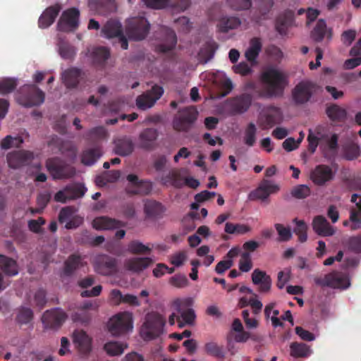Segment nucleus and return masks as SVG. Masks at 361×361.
Instances as JSON below:
<instances>
[{"label": "nucleus", "mask_w": 361, "mask_h": 361, "mask_svg": "<svg viewBox=\"0 0 361 361\" xmlns=\"http://www.w3.org/2000/svg\"><path fill=\"white\" fill-rule=\"evenodd\" d=\"M150 25L144 17H135L126 22L125 31L128 38L140 41L146 37L149 33Z\"/></svg>", "instance_id": "nucleus-4"}, {"label": "nucleus", "mask_w": 361, "mask_h": 361, "mask_svg": "<svg viewBox=\"0 0 361 361\" xmlns=\"http://www.w3.org/2000/svg\"><path fill=\"white\" fill-rule=\"evenodd\" d=\"M253 264L251 255L248 252H243L240 255L239 260V269L242 272H248L252 268Z\"/></svg>", "instance_id": "nucleus-57"}, {"label": "nucleus", "mask_w": 361, "mask_h": 361, "mask_svg": "<svg viewBox=\"0 0 361 361\" xmlns=\"http://www.w3.org/2000/svg\"><path fill=\"white\" fill-rule=\"evenodd\" d=\"M82 74V71L80 68L75 67L68 68L61 75L63 82L67 88H75L80 82Z\"/></svg>", "instance_id": "nucleus-29"}, {"label": "nucleus", "mask_w": 361, "mask_h": 361, "mask_svg": "<svg viewBox=\"0 0 361 361\" xmlns=\"http://www.w3.org/2000/svg\"><path fill=\"white\" fill-rule=\"evenodd\" d=\"M126 347L127 346L124 345L123 343L116 341H110L104 345V349L108 355L116 356L122 354Z\"/></svg>", "instance_id": "nucleus-49"}, {"label": "nucleus", "mask_w": 361, "mask_h": 361, "mask_svg": "<svg viewBox=\"0 0 361 361\" xmlns=\"http://www.w3.org/2000/svg\"><path fill=\"white\" fill-rule=\"evenodd\" d=\"M343 245L348 250L355 253H360L361 252V236L350 237L343 242Z\"/></svg>", "instance_id": "nucleus-55"}, {"label": "nucleus", "mask_w": 361, "mask_h": 361, "mask_svg": "<svg viewBox=\"0 0 361 361\" xmlns=\"http://www.w3.org/2000/svg\"><path fill=\"white\" fill-rule=\"evenodd\" d=\"M290 355L293 357H306L311 353L310 347L303 343L293 342L290 345Z\"/></svg>", "instance_id": "nucleus-44"}, {"label": "nucleus", "mask_w": 361, "mask_h": 361, "mask_svg": "<svg viewBox=\"0 0 361 361\" xmlns=\"http://www.w3.org/2000/svg\"><path fill=\"white\" fill-rule=\"evenodd\" d=\"M228 5L233 10L240 11L250 8L251 0H227Z\"/></svg>", "instance_id": "nucleus-60"}, {"label": "nucleus", "mask_w": 361, "mask_h": 361, "mask_svg": "<svg viewBox=\"0 0 361 361\" xmlns=\"http://www.w3.org/2000/svg\"><path fill=\"white\" fill-rule=\"evenodd\" d=\"M17 80L15 78H4L0 81V94H6L12 92L17 87Z\"/></svg>", "instance_id": "nucleus-52"}, {"label": "nucleus", "mask_w": 361, "mask_h": 361, "mask_svg": "<svg viewBox=\"0 0 361 361\" xmlns=\"http://www.w3.org/2000/svg\"><path fill=\"white\" fill-rule=\"evenodd\" d=\"M46 167L54 179L69 178L75 174V168L59 157L48 159Z\"/></svg>", "instance_id": "nucleus-6"}, {"label": "nucleus", "mask_w": 361, "mask_h": 361, "mask_svg": "<svg viewBox=\"0 0 361 361\" xmlns=\"http://www.w3.org/2000/svg\"><path fill=\"white\" fill-rule=\"evenodd\" d=\"M338 136L337 134H333L330 138L329 136L324 140L326 142V145L323 146L321 145L320 148L322 149L324 155L325 157H329V152H331L333 154H336L338 149Z\"/></svg>", "instance_id": "nucleus-45"}, {"label": "nucleus", "mask_w": 361, "mask_h": 361, "mask_svg": "<svg viewBox=\"0 0 361 361\" xmlns=\"http://www.w3.org/2000/svg\"><path fill=\"white\" fill-rule=\"evenodd\" d=\"M252 97L248 94L228 99L227 105L233 114H243L247 111L252 103Z\"/></svg>", "instance_id": "nucleus-19"}, {"label": "nucleus", "mask_w": 361, "mask_h": 361, "mask_svg": "<svg viewBox=\"0 0 361 361\" xmlns=\"http://www.w3.org/2000/svg\"><path fill=\"white\" fill-rule=\"evenodd\" d=\"M127 180L130 184L126 187V193L130 195H147L152 190V184L150 181L139 180L137 175L129 174Z\"/></svg>", "instance_id": "nucleus-13"}, {"label": "nucleus", "mask_w": 361, "mask_h": 361, "mask_svg": "<svg viewBox=\"0 0 361 361\" xmlns=\"http://www.w3.org/2000/svg\"><path fill=\"white\" fill-rule=\"evenodd\" d=\"M274 226L279 235L280 241H288L291 238L292 233L290 228L285 227L281 224H276Z\"/></svg>", "instance_id": "nucleus-61"}, {"label": "nucleus", "mask_w": 361, "mask_h": 361, "mask_svg": "<svg viewBox=\"0 0 361 361\" xmlns=\"http://www.w3.org/2000/svg\"><path fill=\"white\" fill-rule=\"evenodd\" d=\"M33 157L32 152L24 150L14 151L6 156L8 166L12 169H18L29 164Z\"/></svg>", "instance_id": "nucleus-18"}, {"label": "nucleus", "mask_w": 361, "mask_h": 361, "mask_svg": "<svg viewBox=\"0 0 361 361\" xmlns=\"http://www.w3.org/2000/svg\"><path fill=\"white\" fill-rule=\"evenodd\" d=\"M241 25V20L236 16H223L218 22L217 27L221 32H227L237 29Z\"/></svg>", "instance_id": "nucleus-36"}, {"label": "nucleus", "mask_w": 361, "mask_h": 361, "mask_svg": "<svg viewBox=\"0 0 361 361\" xmlns=\"http://www.w3.org/2000/svg\"><path fill=\"white\" fill-rule=\"evenodd\" d=\"M262 42L259 37H253L250 42V47L245 51V57L249 61H255L262 50Z\"/></svg>", "instance_id": "nucleus-39"}, {"label": "nucleus", "mask_w": 361, "mask_h": 361, "mask_svg": "<svg viewBox=\"0 0 361 361\" xmlns=\"http://www.w3.org/2000/svg\"><path fill=\"white\" fill-rule=\"evenodd\" d=\"M81 267H83L82 257L78 254H72L64 262L63 274L70 276Z\"/></svg>", "instance_id": "nucleus-34"}, {"label": "nucleus", "mask_w": 361, "mask_h": 361, "mask_svg": "<svg viewBox=\"0 0 361 361\" xmlns=\"http://www.w3.org/2000/svg\"><path fill=\"white\" fill-rule=\"evenodd\" d=\"M56 142L59 145V149L63 155L71 159H74L76 157L77 149L71 141L61 140L57 137Z\"/></svg>", "instance_id": "nucleus-42"}, {"label": "nucleus", "mask_w": 361, "mask_h": 361, "mask_svg": "<svg viewBox=\"0 0 361 361\" xmlns=\"http://www.w3.org/2000/svg\"><path fill=\"white\" fill-rule=\"evenodd\" d=\"M294 21V12L290 10L285 11L276 21V30L281 35H286L288 27Z\"/></svg>", "instance_id": "nucleus-32"}, {"label": "nucleus", "mask_w": 361, "mask_h": 361, "mask_svg": "<svg viewBox=\"0 0 361 361\" xmlns=\"http://www.w3.org/2000/svg\"><path fill=\"white\" fill-rule=\"evenodd\" d=\"M102 33L106 38L118 37V42L123 49H127L128 42L123 35L121 23L114 19L108 20L102 30Z\"/></svg>", "instance_id": "nucleus-12"}, {"label": "nucleus", "mask_w": 361, "mask_h": 361, "mask_svg": "<svg viewBox=\"0 0 361 361\" xmlns=\"http://www.w3.org/2000/svg\"><path fill=\"white\" fill-rule=\"evenodd\" d=\"M0 269L7 276H16L18 272L17 262L6 255L0 254Z\"/></svg>", "instance_id": "nucleus-33"}, {"label": "nucleus", "mask_w": 361, "mask_h": 361, "mask_svg": "<svg viewBox=\"0 0 361 361\" xmlns=\"http://www.w3.org/2000/svg\"><path fill=\"white\" fill-rule=\"evenodd\" d=\"M326 113L328 117L334 121H343L347 116L346 110L336 104L329 106Z\"/></svg>", "instance_id": "nucleus-40"}, {"label": "nucleus", "mask_w": 361, "mask_h": 361, "mask_svg": "<svg viewBox=\"0 0 361 361\" xmlns=\"http://www.w3.org/2000/svg\"><path fill=\"white\" fill-rule=\"evenodd\" d=\"M158 135V131L155 128L144 129L139 135V147L145 150L153 149L155 147Z\"/></svg>", "instance_id": "nucleus-21"}, {"label": "nucleus", "mask_w": 361, "mask_h": 361, "mask_svg": "<svg viewBox=\"0 0 361 361\" xmlns=\"http://www.w3.org/2000/svg\"><path fill=\"white\" fill-rule=\"evenodd\" d=\"M126 226V222L107 216H97L92 221V226L96 230H114Z\"/></svg>", "instance_id": "nucleus-20"}, {"label": "nucleus", "mask_w": 361, "mask_h": 361, "mask_svg": "<svg viewBox=\"0 0 361 361\" xmlns=\"http://www.w3.org/2000/svg\"><path fill=\"white\" fill-rule=\"evenodd\" d=\"M314 281L317 286L331 288L345 289L350 286L348 276L338 271H333L325 274L324 277H315Z\"/></svg>", "instance_id": "nucleus-5"}, {"label": "nucleus", "mask_w": 361, "mask_h": 361, "mask_svg": "<svg viewBox=\"0 0 361 361\" xmlns=\"http://www.w3.org/2000/svg\"><path fill=\"white\" fill-rule=\"evenodd\" d=\"M102 155V148L97 146L84 150L82 154L81 162L86 166L94 164Z\"/></svg>", "instance_id": "nucleus-37"}, {"label": "nucleus", "mask_w": 361, "mask_h": 361, "mask_svg": "<svg viewBox=\"0 0 361 361\" xmlns=\"http://www.w3.org/2000/svg\"><path fill=\"white\" fill-rule=\"evenodd\" d=\"M80 11L76 8H71L64 11L60 17L57 29L61 32L75 30L79 25Z\"/></svg>", "instance_id": "nucleus-10"}, {"label": "nucleus", "mask_w": 361, "mask_h": 361, "mask_svg": "<svg viewBox=\"0 0 361 361\" xmlns=\"http://www.w3.org/2000/svg\"><path fill=\"white\" fill-rule=\"evenodd\" d=\"M33 317V312L31 309L23 307L20 310L17 315V321L20 324L29 323Z\"/></svg>", "instance_id": "nucleus-62"}, {"label": "nucleus", "mask_w": 361, "mask_h": 361, "mask_svg": "<svg viewBox=\"0 0 361 361\" xmlns=\"http://www.w3.org/2000/svg\"><path fill=\"white\" fill-rule=\"evenodd\" d=\"M293 197L295 199H305L311 194V190L307 185H298L290 191Z\"/></svg>", "instance_id": "nucleus-54"}, {"label": "nucleus", "mask_w": 361, "mask_h": 361, "mask_svg": "<svg viewBox=\"0 0 361 361\" xmlns=\"http://www.w3.org/2000/svg\"><path fill=\"white\" fill-rule=\"evenodd\" d=\"M165 318L157 312H150L145 316V320L140 328V336L145 341H152L164 333Z\"/></svg>", "instance_id": "nucleus-2"}, {"label": "nucleus", "mask_w": 361, "mask_h": 361, "mask_svg": "<svg viewBox=\"0 0 361 361\" xmlns=\"http://www.w3.org/2000/svg\"><path fill=\"white\" fill-rule=\"evenodd\" d=\"M60 56L64 59H71L75 55V48L66 42H61L59 44Z\"/></svg>", "instance_id": "nucleus-58"}, {"label": "nucleus", "mask_w": 361, "mask_h": 361, "mask_svg": "<svg viewBox=\"0 0 361 361\" xmlns=\"http://www.w3.org/2000/svg\"><path fill=\"white\" fill-rule=\"evenodd\" d=\"M357 211L352 209L350 212V221L352 222L350 225V229L352 231L358 229L361 227V222L358 219V214L361 212V198L358 202H356Z\"/></svg>", "instance_id": "nucleus-59"}, {"label": "nucleus", "mask_w": 361, "mask_h": 361, "mask_svg": "<svg viewBox=\"0 0 361 361\" xmlns=\"http://www.w3.org/2000/svg\"><path fill=\"white\" fill-rule=\"evenodd\" d=\"M158 33L161 35V42L156 47V50L160 53H166L173 49L177 43L175 32L169 27L161 26Z\"/></svg>", "instance_id": "nucleus-16"}, {"label": "nucleus", "mask_w": 361, "mask_h": 361, "mask_svg": "<svg viewBox=\"0 0 361 361\" xmlns=\"http://www.w3.org/2000/svg\"><path fill=\"white\" fill-rule=\"evenodd\" d=\"M152 260L149 257H133L126 260V269L134 273H140L147 269Z\"/></svg>", "instance_id": "nucleus-30"}, {"label": "nucleus", "mask_w": 361, "mask_h": 361, "mask_svg": "<svg viewBox=\"0 0 361 361\" xmlns=\"http://www.w3.org/2000/svg\"><path fill=\"white\" fill-rule=\"evenodd\" d=\"M257 128L253 123H250L245 130L244 143L248 147H252L256 142Z\"/></svg>", "instance_id": "nucleus-47"}, {"label": "nucleus", "mask_w": 361, "mask_h": 361, "mask_svg": "<svg viewBox=\"0 0 361 361\" xmlns=\"http://www.w3.org/2000/svg\"><path fill=\"white\" fill-rule=\"evenodd\" d=\"M290 279V271H281L278 273L276 286L279 289L284 288L285 285L289 281Z\"/></svg>", "instance_id": "nucleus-63"}, {"label": "nucleus", "mask_w": 361, "mask_h": 361, "mask_svg": "<svg viewBox=\"0 0 361 361\" xmlns=\"http://www.w3.org/2000/svg\"><path fill=\"white\" fill-rule=\"evenodd\" d=\"M118 261L106 255L98 256L94 262L95 271L103 276H111L117 272Z\"/></svg>", "instance_id": "nucleus-17"}, {"label": "nucleus", "mask_w": 361, "mask_h": 361, "mask_svg": "<svg viewBox=\"0 0 361 361\" xmlns=\"http://www.w3.org/2000/svg\"><path fill=\"white\" fill-rule=\"evenodd\" d=\"M252 281L253 284L259 286L258 291L260 293H268L271 287V279L264 271L255 269L252 274Z\"/></svg>", "instance_id": "nucleus-26"}, {"label": "nucleus", "mask_w": 361, "mask_h": 361, "mask_svg": "<svg viewBox=\"0 0 361 361\" xmlns=\"http://www.w3.org/2000/svg\"><path fill=\"white\" fill-rule=\"evenodd\" d=\"M169 283L175 288H183L188 286L189 281L185 274H177L169 279Z\"/></svg>", "instance_id": "nucleus-56"}, {"label": "nucleus", "mask_w": 361, "mask_h": 361, "mask_svg": "<svg viewBox=\"0 0 361 361\" xmlns=\"http://www.w3.org/2000/svg\"><path fill=\"white\" fill-rule=\"evenodd\" d=\"M128 250L132 254H145L151 251V249L138 240H132L128 245Z\"/></svg>", "instance_id": "nucleus-53"}, {"label": "nucleus", "mask_w": 361, "mask_h": 361, "mask_svg": "<svg viewBox=\"0 0 361 361\" xmlns=\"http://www.w3.org/2000/svg\"><path fill=\"white\" fill-rule=\"evenodd\" d=\"M205 352L214 357L224 358L225 357V352L223 346L219 345L215 342L207 343L204 345Z\"/></svg>", "instance_id": "nucleus-48"}, {"label": "nucleus", "mask_w": 361, "mask_h": 361, "mask_svg": "<svg viewBox=\"0 0 361 361\" xmlns=\"http://www.w3.org/2000/svg\"><path fill=\"white\" fill-rule=\"evenodd\" d=\"M61 10V6L59 4H56L54 6L47 8L38 20L39 27L44 29L51 25L55 21V19L58 16Z\"/></svg>", "instance_id": "nucleus-24"}, {"label": "nucleus", "mask_w": 361, "mask_h": 361, "mask_svg": "<svg viewBox=\"0 0 361 361\" xmlns=\"http://www.w3.org/2000/svg\"><path fill=\"white\" fill-rule=\"evenodd\" d=\"M134 149V145L130 139L118 140L115 146V154L126 157L130 154Z\"/></svg>", "instance_id": "nucleus-43"}, {"label": "nucleus", "mask_w": 361, "mask_h": 361, "mask_svg": "<svg viewBox=\"0 0 361 361\" xmlns=\"http://www.w3.org/2000/svg\"><path fill=\"white\" fill-rule=\"evenodd\" d=\"M251 231L249 226L240 224H233L227 222L225 225L224 231L228 234L243 235Z\"/></svg>", "instance_id": "nucleus-46"}, {"label": "nucleus", "mask_w": 361, "mask_h": 361, "mask_svg": "<svg viewBox=\"0 0 361 361\" xmlns=\"http://www.w3.org/2000/svg\"><path fill=\"white\" fill-rule=\"evenodd\" d=\"M144 212L148 218H157L164 212L162 204L155 200H147L144 204Z\"/></svg>", "instance_id": "nucleus-38"}, {"label": "nucleus", "mask_w": 361, "mask_h": 361, "mask_svg": "<svg viewBox=\"0 0 361 361\" xmlns=\"http://www.w3.org/2000/svg\"><path fill=\"white\" fill-rule=\"evenodd\" d=\"M163 94V87L155 85L150 90L147 91L137 97L136 104L140 109L146 110L152 107Z\"/></svg>", "instance_id": "nucleus-14"}, {"label": "nucleus", "mask_w": 361, "mask_h": 361, "mask_svg": "<svg viewBox=\"0 0 361 361\" xmlns=\"http://www.w3.org/2000/svg\"><path fill=\"white\" fill-rule=\"evenodd\" d=\"M282 121V112L279 107L269 106L265 116V123L269 127L280 123Z\"/></svg>", "instance_id": "nucleus-41"}, {"label": "nucleus", "mask_w": 361, "mask_h": 361, "mask_svg": "<svg viewBox=\"0 0 361 361\" xmlns=\"http://www.w3.org/2000/svg\"><path fill=\"white\" fill-rule=\"evenodd\" d=\"M108 329L113 336L125 334L133 329V318L129 312H121L111 317Z\"/></svg>", "instance_id": "nucleus-8"}, {"label": "nucleus", "mask_w": 361, "mask_h": 361, "mask_svg": "<svg viewBox=\"0 0 361 361\" xmlns=\"http://www.w3.org/2000/svg\"><path fill=\"white\" fill-rule=\"evenodd\" d=\"M311 179L317 185H323L334 178L331 169L326 165H319L311 173Z\"/></svg>", "instance_id": "nucleus-22"}, {"label": "nucleus", "mask_w": 361, "mask_h": 361, "mask_svg": "<svg viewBox=\"0 0 361 361\" xmlns=\"http://www.w3.org/2000/svg\"><path fill=\"white\" fill-rule=\"evenodd\" d=\"M293 222L295 223L296 227L294 228L293 232L298 236V240L300 243H305L307 240V226L303 220H298L294 219Z\"/></svg>", "instance_id": "nucleus-50"}, {"label": "nucleus", "mask_w": 361, "mask_h": 361, "mask_svg": "<svg viewBox=\"0 0 361 361\" xmlns=\"http://www.w3.org/2000/svg\"><path fill=\"white\" fill-rule=\"evenodd\" d=\"M21 91L23 94L18 97L17 101L23 106H39L44 101V93L35 85H25Z\"/></svg>", "instance_id": "nucleus-7"}, {"label": "nucleus", "mask_w": 361, "mask_h": 361, "mask_svg": "<svg viewBox=\"0 0 361 361\" xmlns=\"http://www.w3.org/2000/svg\"><path fill=\"white\" fill-rule=\"evenodd\" d=\"M198 111L195 106L180 109L173 120V128L179 132H188L195 123Z\"/></svg>", "instance_id": "nucleus-3"}, {"label": "nucleus", "mask_w": 361, "mask_h": 361, "mask_svg": "<svg viewBox=\"0 0 361 361\" xmlns=\"http://www.w3.org/2000/svg\"><path fill=\"white\" fill-rule=\"evenodd\" d=\"M312 228L314 231L320 236H332L335 233V230L330 225L326 219L322 215H318L314 217L312 220Z\"/></svg>", "instance_id": "nucleus-23"}, {"label": "nucleus", "mask_w": 361, "mask_h": 361, "mask_svg": "<svg viewBox=\"0 0 361 361\" xmlns=\"http://www.w3.org/2000/svg\"><path fill=\"white\" fill-rule=\"evenodd\" d=\"M86 191V188L81 183L69 184L63 190L55 194L54 200L57 202L66 203L68 200L82 197Z\"/></svg>", "instance_id": "nucleus-11"}, {"label": "nucleus", "mask_w": 361, "mask_h": 361, "mask_svg": "<svg viewBox=\"0 0 361 361\" xmlns=\"http://www.w3.org/2000/svg\"><path fill=\"white\" fill-rule=\"evenodd\" d=\"M264 90L261 94L263 97H276L283 95L288 83V75L275 68H269L261 75Z\"/></svg>", "instance_id": "nucleus-1"}, {"label": "nucleus", "mask_w": 361, "mask_h": 361, "mask_svg": "<svg viewBox=\"0 0 361 361\" xmlns=\"http://www.w3.org/2000/svg\"><path fill=\"white\" fill-rule=\"evenodd\" d=\"M106 132L104 128L102 126L96 127L91 129L88 136L90 140H102L105 138Z\"/></svg>", "instance_id": "nucleus-64"}, {"label": "nucleus", "mask_w": 361, "mask_h": 361, "mask_svg": "<svg viewBox=\"0 0 361 361\" xmlns=\"http://www.w3.org/2000/svg\"><path fill=\"white\" fill-rule=\"evenodd\" d=\"M88 6L91 11L106 16L116 9L114 0H88Z\"/></svg>", "instance_id": "nucleus-25"}, {"label": "nucleus", "mask_w": 361, "mask_h": 361, "mask_svg": "<svg viewBox=\"0 0 361 361\" xmlns=\"http://www.w3.org/2000/svg\"><path fill=\"white\" fill-rule=\"evenodd\" d=\"M73 343L81 354L87 355L92 350V339L83 331L73 333Z\"/></svg>", "instance_id": "nucleus-28"}, {"label": "nucleus", "mask_w": 361, "mask_h": 361, "mask_svg": "<svg viewBox=\"0 0 361 361\" xmlns=\"http://www.w3.org/2000/svg\"><path fill=\"white\" fill-rule=\"evenodd\" d=\"M327 137L328 135L322 126H317L314 130H310L307 136L308 151L314 154L319 142L324 141Z\"/></svg>", "instance_id": "nucleus-27"}, {"label": "nucleus", "mask_w": 361, "mask_h": 361, "mask_svg": "<svg viewBox=\"0 0 361 361\" xmlns=\"http://www.w3.org/2000/svg\"><path fill=\"white\" fill-rule=\"evenodd\" d=\"M314 85L310 81L302 80L298 82L291 92L293 103L299 106L309 102L314 94Z\"/></svg>", "instance_id": "nucleus-9"}, {"label": "nucleus", "mask_w": 361, "mask_h": 361, "mask_svg": "<svg viewBox=\"0 0 361 361\" xmlns=\"http://www.w3.org/2000/svg\"><path fill=\"white\" fill-rule=\"evenodd\" d=\"M110 56L109 49L104 47H94L90 52V57L94 66L103 67Z\"/></svg>", "instance_id": "nucleus-35"}, {"label": "nucleus", "mask_w": 361, "mask_h": 361, "mask_svg": "<svg viewBox=\"0 0 361 361\" xmlns=\"http://www.w3.org/2000/svg\"><path fill=\"white\" fill-rule=\"evenodd\" d=\"M325 35L329 40L332 38V30L328 29L326 23L324 19H319L311 32V37L316 42H322Z\"/></svg>", "instance_id": "nucleus-31"}, {"label": "nucleus", "mask_w": 361, "mask_h": 361, "mask_svg": "<svg viewBox=\"0 0 361 361\" xmlns=\"http://www.w3.org/2000/svg\"><path fill=\"white\" fill-rule=\"evenodd\" d=\"M67 318L66 313L60 308H54L44 312L42 321L46 329H58Z\"/></svg>", "instance_id": "nucleus-15"}, {"label": "nucleus", "mask_w": 361, "mask_h": 361, "mask_svg": "<svg viewBox=\"0 0 361 361\" xmlns=\"http://www.w3.org/2000/svg\"><path fill=\"white\" fill-rule=\"evenodd\" d=\"M162 180L164 184L168 182L171 183V184L176 188H180L184 185V180L182 178L180 174L176 171L169 173L162 178Z\"/></svg>", "instance_id": "nucleus-51"}]
</instances>
